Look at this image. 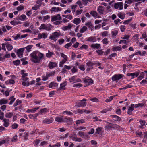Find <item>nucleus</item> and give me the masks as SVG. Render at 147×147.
Wrapping results in <instances>:
<instances>
[{"label":"nucleus","instance_id":"nucleus-1","mask_svg":"<svg viewBox=\"0 0 147 147\" xmlns=\"http://www.w3.org/2000/svg\"><path fill=\"white\" fill-rule=\"evenodd\" d=\"M30 60L32 62L35 63H39L40 60L43 57V54L38 51L33 52L30 54Z\"/></svg>","mask_w":147,"mask_h":147},{"label":"nucleus","instance_id":"nucleus-2","mask_svg":"<svg viewBox=\"0 0 147 147\" xmlns=\"http://www.w3.org/2000/svg\"><path fill=\"white\" fill-rule=\"evenodd\" d=\"M60 35L59 33L55 32L52 33V35L49 37V39L54 41H56L57 38H58Z\"/></svg>","mask_w":147,"mask_h":147},{"label":"nucleus","instance_id":"nucleus-3","mask_svg":"<svg viewBox=\"0 0 147 147\" xmlns=\"http://www.w3.org/2000/svg\"><path fill=\"white\" fill-rule=\"evenodd\" d=\"M55 120L57 122H63L67 121V120H70V119L67 118L65 117H57L55 118Z\"/></svg>","mask_w":147,"mask_h":147},{"label":"nucleus","instance_id":"nucleus-4","mask_svg":"<svg viewBox=\"0 0 147 147\" xmlns=\"http://www.w3.org/2000/svg\"><path fill=\"white\" fill-rule=\"evenodd\" d=\"M123 3L122 2H119L116 3L114 4V7L116 9L119 8L120 10L123 9Z\"/></svg>","mask_w":147,"mask_h":147},{"label":"nucleus","instance_id":"nucleus-5","mask_svg":"<svg viewBox=\"0 0 147 147\" xmlns=\"http://www.w3.org/2000/svg\"><path fill=\"white\" fill-rule=\"evenodd\" d=\"M25 49V48H20L17 51V53L18 56L20 57H22L23 56V54Z\"/></svg>","mask_w":147,"mask_h":147},{"label":"nucleus","instance_id":"nucleus-6","mask_svg":"<svg viewBox=\"0 0 147 147\" xmlns=\"http://www.w3.org/2000/svg\"><path fill=\"white\" fill-rule=\"evenodd\" d=\"M59 14H57L56 16H54L51 17V21L52 22L55 21L56 20H60L61 19Z\"/></svg>","mask_w":147,"mask_h":147},{"label":"nucleus","instance_id":"nucleus-7","mask_svg":"<svg viewBox=\"0 0 147 147\" xmlns=\"http://www.w3.org/2000/svg\"><path fill=\"white\" fill-rule=\"evenodd\" d=\"M122 77L121 74L115 75L113 76L112 78L113 81H115L121 79Z\"/></svg>","mask_w":147,"mask_h":147},{"label":"nucleus","instance_id":"nucleus-8","mask_svg":"<svg viewBox=\"0 0 147 147\" xmlns=\"http://www.w3.org/2000/svg\"><path fill=\"white\" fill-rule=\"evenodd\" d=\"M139 75V73L138 72H136L134 73H128L127 74V76H131L132 78L131 79H133L135 77H137Z\"/></svg>","mask_w":147,"mask_h":147},{"label":"nucleus","instance_id":"nucleus-9","mask_svg":"<svg viewBox=\"0 0 147 147\" xmlns=\"http://www.w3.org/2000/svg\"><path fill=\"white\" fill-rule=\"evenodd\" d=\"M131 106L129 107L127 113L129 115L132 114V111L134 109V104H131L130 105Z\"/></svg>","mask_w":147,"mask_h":147},{"label":"nucleus","instance_id":"nucleus-10","mask_svg":"<svg viewBox=\"0 0 147 147\" xmlns=\"http://www.w3.org/2000/svg\"><path fill=\"white\" fill-rule=\"evenodd\" d=\"M105 8L102 6H99L97 8V11L100 14H103Z\"/></svg>","mask_w":147,"mask_h":147},{"label":"nucleus","instance_id":"nucleus-11","mask_svg":"<svg viewBox=\"0 0 147 147\" xmlns=\"http://www.w3.org/2000/svg\"><path fill=\"white\" fill-rule=\"evenodd\" d=\"M57 66V64L55 62H50L48 65V67L51 69Z\"/></svg>","mask_w":147,"mask_h":147},{"label":"nucleus","instance_id":"nucleus-12","mask_svg":"<svg viewBox=\"0 0 147 147\" xmlns=\"http://www.w3.org/2000/svg\"><path fill=\"white\" fill-rule=\"evenodd\" d=\"M84 82L85 83H87L88 85H90L93 83V80L91 79H83Z\"/></svg>","mask_w":147,"mask_h":147},{"label":"nucleus","instance_id":"nucleus-13","mask_svg":"<svg viewBox=\"0 0 147 147\" xmlns=\"http://www.w3.org/2000/svg\"><path fill=\"white\" fill-rule=\"evenodd\" d=\"M4 123L3 125L5 127H7L9 125V120L8 119L5 118L3 120Z\"/></svg>","mask_w":147,"mask_h":147},{"label":"nucleus","instance_id":"nucleus-14","mask_svg":"<svg viewBox=\"0 0 147 147\" xmlns=\"http://www.w3.org/2000/svg\"><path fill=\"white\" fill-rule=\"evenodd\" d=\"M90 14L92 15V16L95 18H99L98 14L95 11H92L90 12Z\"/></svg>","mask_w":147,"mask_h":147},{"label":"nucleus","instance_id":"nucleus-15","mask_svg":"<svg viewBox=\"0 0 147 147\" xmlns=\"http://www.w3.org/2000/svg\"><path fill=\"white\" fill-rule=\"evenodd\" d=\"M53 120V119L51 118L49 119H45L43 121V123L46 124H49L52 123Z\"/></svg>","mask_w":147,"mask_h":147},{"label":"nucleus","instance_id":"nucleus-16","mask_svg":"<svg viewBox=\"0 0 147 147\" xmlns=\"http://www.w3.org/2000/svg\"><path fill=\"white\" fill-rule=\"evenodd\" d=\"M26 17L25 15L23 14L22 15L19 16H18L16 18L17 20H23L26 19Z\"/></svg>","mask_w":147,"mask_h":147},{"label":"nucleus","instance_id":"nucleus-17","mask_svg":"<svg viewBox=\"0 0 147 147\" xmlns=\"http://www.w3.org/2000/svg\"><path fill=\"white\" fill-rule=\"evenodd\" d=\"M73 25L71 24H69L67 26L63 27L62 28L63 30L64 31H66L70 29L71 27H72Z\"/></svg>","mask_w":147,"mask_h":147},{"label":"nucleus","instance_id":"nucleus-18","mask_svg":"<svg viewBox=\"0 0 147 147\" xmlns=\"http://www.w3.org/2000/svg\"><path fill=\"white\" fill-rule=\"evenodd\" d=\"M81 22V20L79 18H75L73 20V23L76 25H78Z\"/></svg>","mask_w":147,"mask_h":147},{"label":"nucleus","instance_id":"nucleus-19","mask_svg":"<svg viewBox=\"0 0 147 147\" xmlns=\"http://www.w3.org/2000/svg\"><path fill=\"white\" fill-rule=\"evenodd\" d=\"M67 82L66 81H65L63 83L60 84V89H64L65 87L67 85Z\"/></svg>","mask_w":147,"mask_h":147},{"label":"nucleus","instance_id":"nucleus-20","mask_svg":"<svg viewBox=\"0 0 147 147\" xmlns=\"http://www.w3.org/2000/svg\"><path fill=\"white\" fill-rule=\"evenodd\" d=\"M96 39L94 37H89L87 40V41L91 42H96Z\"/></svg>","mask_w":147,"mask_h":147},{"label":"nucleus","instance_id":"nucleus-21","mask_svg":"<svg viewBox=\"0 0 147 147\" xmlns=\"http://www.w3.org/2000/svg\"><path fill=\"white\" fill-rule=\"evenodd\" d=\"M108 125L106 127V128L107 129H109L112 128L114 127V125L111 123H108Z\"/></svg>","mask_w":147,"mask_h":147},{"label":"nucleus","instance_id":"nucleus-22","mask_svg":"<svg viewBox=\"0 0 147 147\" xmlns=\"http://www.w3.org/2000/svg\"><path fill=\"white\" fill-rule=\"evenodd\" d=\"M54 55V54L53 52H50L49 50H48V53H46V56L47 57L50 58Z\"/></svg>","mask_w":147,"mask_h":147},{"label":"nucleus","instance_id":"nucleus-23","mask_svg":"<svg viewBox=\"0 0 147 147\" xmlns=\"http://www.w3.org/2000/svg\"><path fill=\"white\" fill-rule=\"evenodd\" d=\"M86 102H83L82 101H81L78 103V107H83L86 106Z\"/></svg>","mask_w":147,"mask_h":147},{"label":"nucleus","instance_id":"nucleus-24","mask_svg":"<svg viewBox=\"0 0 147 147\" xmlns=\"http://www.w3.org/2000/svg\"><path fill=\"white\" fill-rule=\"evenodd\" d=\"M100 47V44L97 43L92 44L91 45V47L93 48L99 49Z\"/></svg>","mask_w":147,"mask_h":147},{"label":"nucleus","instance_id":"nucleus-25","mask_svg":"<svg viewBox=\"0 0 147 147\" xmlns=\"http://www.w3.org/2000/svg\"><path fill=\"white\" fill-rule=\"evenodd\" d=\"M58 85V84L57 83H54V82H51L49 85V87L51 88L53 87H56Z\"/></svg>","mask_w":147,"mask_h":147},{"label":"nucleus","instance_id":"nucleus-26","mask_svg":"<svg viewBox=\"0 0 147 147\" xmlns=\"http://www.w3.org/2000/svg\"><path fill=\"white\" fill-rule=\"evenodd\" d=\"M13 115V113L12 112H8L5 115V117L7 118H11L12 117Z\"/></svg>","mask_w":147,"mask_h":147},{"label":"nucleus","instance_id":"nucleus-27","mask_svg":"<svg viewBox=\"0 0 147 147\" xmlns=\"http://www.w3.org/2000/svg\"><path fill=\"white\" fill-rule=\"evenodd\" d=\"M86 25L88 27L89 29L92 30L94 29V27L91 22L87 23Z\"/></svg>","mask_w":147,"mask_h":147},{"label":"nucleus","instance_id":"nucleus-28","mask_svg":"<svg viewBox=\"0 0 147 147\" xmlns=\"http://www.w3.org/2000/svg\"><path fill=\"white\" fill-rule=\"evenodd\" d=\"M122 49L121 47L120 46H116L113 47L112 50L113 51H117L121 50Z\"/></svg>","mask_w":147,"mask_h":147},{"label":"nucleus","instance_id":"nucleus-29","mask_svg":"<svg viewBox=\"0 0 147 147\" xmlns=\"http://www.w3.org/2000/svg\"><path fill=\"white\" fill-rule=\"evenodd\" d=\"M61 10V9H59V7H53L52 9V10L51 11V13H52L53 12H57L58 11H60Z\"/></svg>","mask_w":147,"mask_h":147},{"label":"nucleus","instance_id":"nucleus-30","mask_svg":"<svg viewBox=\"0 0 147 147\" xmlns=\"http://www.w3.org/2000/svg\"><path fill=\"white\" fill-rule=\"evenodd\" d=\"M53 28V26L51 24H47L46 25V30L48 31H50Z\"/></svg>","mask_w":147,"mask_h":147},{"label":"nucleus","instance_id":"nucleus-31","mask_svg":"<svg viewBox=\"0 0 147 147\" xmlns=\"http://www.w3.org/2000/svg\"><path fill=\"white\" fill-rule=\"evenodd\" d=\"M87 30V27L86 26H83L82 28L81 29L80 31V33H83L85 31H86Z\"/></svg>","mask_w":147,"mask_h":147},{"label":"nucleus","instance_id":"nucleus-32","mask_svg":"<svg viewBox=\"0 0 147 147\" xmlns=\"http://www.w3.org/2000/svg\"><path fill=\"white\" fill-rule=\"evenodd\" d=\"M118 32L117 30H114L111 32L112 36L114 38H115Z\"/></svg>","mask_w":147,"mask_h":147},{"label":"nucleus","instance_id":"nucleus-33","mask_svg":"<svg viewBox=\"0 0 147 147\" xmlns=\"http://www.w3.org/2000/svg\"><path fill=\"white\" fill-rule=\"evenodd\" d=\"M144 72H142L140 74V75L139 76L138 78V80H141L144 77Z\"/></svg>","mask_w":147,"mask_h":147},{"label":"nucleus","instance_id":"nucleus-34","mask_svg":"<svg viewBox=\"0 0 147 147\" xmlns=\"http://www.w3.org/2000/svg\"><path fill=\"white\" fill-rule=\"evenodd\" d=\"M8 100L4 99H1L0 100V105H2L3 104H5L7 103Z\"/></svg>","mask_w":147,"mask_h":147},{"label":"nucleus","instance_id":"nucleus-35","mask_svg":"<svg viewBox=\"0 0 147 147\" xmlns=\"http://www.w3.org/2000/svg\"><path fill=\"white\" fill-rule=\"evenodd\" d=\"M60 55L61 57L64 59V60H65V61L68 60V58L66 55L62 53H60Z\"/></svg>","mask_w":147,"mask_h":147},{"label":"nucleus","instance_id":"nucleus-36","mask_svg":"<svg viewBox=\"0 0 147 147\" xmlns=\"http://www.w3.org/2000/svg\"><path fill=\"white\" fill-rule=\"evenodd\" d=\"M93 65H94V62L93 63L91 61H89L86 63L87 66H88V67H92V68H91L92 69L93 68V67H92V66Z\"/></svg>","mask_w":147,"mask_h":147},{"label":"nucleus","instance_id":"nucleus-37","mask_svg":"<svg viewBox=\"0 0 147 147\" xmlns=\"http://www.w3.org/2000/svg\"><path fill=\"white\" fill-rule=\"evenodd\" d=\"M69 80L70 82H74L73 83L76 82V77L75 76H73L69 79Z\"/></svg>","mask_w":147,"mask_h":147},{"label":"nucleus","instance_id":"nucleus-38","mask_svg":"<svg viewBox=\"0 0 147 147\" xmlns=\"http://www.w3.org/2000/svg\"><path fill=\"white\" fill-rule=\"evenodd\" d=\"M41 4H39L38 5H35L34 6L32 7V9L33 10H36L39 8Z\"/></svg>","mask_w":147,"mask_h":147},{"label":"nucleus","instance_id":"nucleus-39","mask_svg":"<svg viewBox=\"0 0 147 147\" xmlns=\"http://www.w3.org/2000/svg\"><path fill=\"white\" fill-rule=\"evenodd\" d=\"M84 122V120L83 119H81L80 120H78L76 121V124H79L80 123H82Z\"/></svg>","mask_w":147,"mask_h":147},{"label":"nucleus","instance_id":"nucleus-40","mask_svg":"<svg viewBox=\"0 0 147 147\" xmlns=\"http://www.w3.org/2000/svg\"><path fill=\"white\" fill-rule=\"evenodd\" d=\"M111 110V108H107L105 109H103L102 111H100L101 113H106L108 111H110Z\"/></svg>","mask_w":147,"mask_h":147},{"label":"nucleus","instance_id":"nucleus-41","mask_svg":"<svg viewBox=\"0 0 147 147\" xmlns=\"http://www.w3.org/2000/svg\"><path fill=\"white\" fill-rule=\"evenodd\" d=\"M55 73V72L53 71L50 73H47L46 74V76H47L49 78L51 76L54 75Z\"/></svg>","mask_w":147,"mask_h":147},{"label":"nucleus","instance_id":"nucleus-42","mask_svg":"<svg viewBox=\"0 0 147 147\" xmlns=\"http://www.w3.org/2000/svg\"><path fill=\"white\" fill-rule=\"evenodd\" d=\"M32 45H28L26 47L24 48L25 49L26 48V49L27 50V51L28 52H29L31 51V49L32 48Z\"/></svg>","mask_w":147,"mask_h":147},{"label":"nucleus","instance_id":"nucleus-43","mask_svg":"<svg viewBox=\"0 0 147 147\" xmlns=\"http://www.w3.org/2000/svg\"><path fill=\"white\" fill-rule=\"evenodd\" d=\"M9 100H11L9 103V104L10 105H11L15 100V99L14 98L13 96H11L9 98Z\"/></svg>","mask_w":147,"mask_h":147},{"label":"nucleus","instance_id":"nucleus-44","mask_svg":"<svg viewBox=\"0 0 147 147\" xmlns=\"http://www.w3.org/2000/svg\"><path fill=\"white\" fill-rule=\"evenodd\" d=\"M21 103V101L20 100H17L14 103L13 106L14 107L16 106L17 105L20 104Z\"/></svg>","mask_w":147,"mask_h":147},{"label":"nucleus","instance_id":"nucleus-45","mask_svg":"<svg viewBox=\"0 0 147 147\" xmlns=\"http://www.w3.org/2000/svg\"><path fill=\"white\" fill-rule=\"evenodd\" d=\"M22 83L23 85L25 86H28L30 84L29 81L27 82H22Z\"/></svg>","mask_w":147,"mask_h":147},{"label":"nucleus","instance_id":"nucleus-46","mask_svg":"<svg viewBox=\"0 0 147 147\" xmlns=\"http://www.w3.org/2000/svg\"><path fill=\"white\" fill-rule=\"evenodd\" d=\"M6 47L7 49L9 51H10L13 48V47L10 44H7L6 45Z\"/></svg>","mask_w":147,"mask_h":147},{"label":"nucleus","instance_id":"nucleus-47","mask_svg":"<svg viewBox=\"0 0 147 147\" xmlns=\"http://www.w3.org/2000/svg\"><path fill=\"white\" fill-rule=\"evenodd\" d=\"M24 9V7L22 5H20L18 7H17L16 8V9L18 11H21Z\"/></svg>","mask_w":147,"mask_h":147},{"label":"nucleus","instance_id":"nucleus-48","mask_svg":"<svg viewBox=\"0 0 147 147\" xmlns=\"http://www.w3.org/2000/svg\"><path fill=\"white\" fill-rule=\"evenodd\" d=\"M20 61L19 60H17L15 61H13V63L14 65L18 66L20 64Z\"/></svg>","mask_w":147,"mask_h":147},{"label":"nucleus","instance_id":"nucleus-49","mask_svg":"<svg viewBox=\"0 0 147 147\" xmlns=\"http://www.w3.org/2000/svg\"><path fill=\"white\" fill-rule=\"evenodd\" d=\"M117 54L116 53H112L109 55L107 59H111V58L115 56H117Z\"/></svg>","mask_w":147,"mask_h":147},{"label":"nucleus","instance_id":"nucleus-50","mask_svg":"<svg viewBox=\"0 0 147 147\" xmlns=\"http://www.w3.org/2000/svg\"><path fill=\"white\" fill-rule=\"evenodd\" d=\"M129 41L127 42L125 40H121L119 42V44H120L122 43H123L124 44H126V45H127L129 43Z\"/></svg>","mask_w":147,"mask_h":147},{"label":"nucleus","instance_id":"nucleus-51","mask_svg":"<svg viewBox=\"0 0 147 147\" xmlns=\"http://www.w3.org/2000/svg\"><path fill=\"white\" fill-rule=\"evenodd\" d=\"M46 25L44 24H41L39 28L40 30L45 29L46 30Z\"/></svg>","mask_w":147,"mask_h":147},{"label":"nucleus","instance_id":"nucleus-52","mask_svg":"<svg viewBox=\"0 0 147 147\" xmlns=\"http://www.w3.org/2000/svg\"><path fill=\"white\" fill-rule=\"evenodd\" d=\"M67 61H65V60H63L61 61L59 63V67H62L63 64Z\"/></svg>","mask_w":147,"mask_h":147},{"label":"nucleus","instance_id":"nucleus-53","mask_svg":"<svg viewBox=\"0 0 147 147\" xmlns=\"http://www.w3.org/2000/svg\"><path fill=\"white\" fill-rule=\"evenodd\" d=\"M48 111V110L46 108H44L41 110L40 112L41 113H45Z\"/></svg>","mask_w":147,"mask_h":147},{"label":"nucleus","instance_id":"nucleus-54","mask_svg":"<svg viewBox=\"0 0 147 147\" xmlns=\"http://www.w3.org/2000/svg\"><path fill=\"white\" fill-rule=\"evenodd\" d=\"M17 135H15L11 139V141L12 142H16V141L17 140Z\"/></svg>","mask_w":147,"mask_h":147},{"label":"nucleus","instance_id":"nucleus-55","mask_svg":"<svg viewBox=\"0 0 147 147\" xmlns=\"http://www.w3.org/2000/svg\"><path fill=\"white\" fill-rule=\"evenodd\" d=\"M77 7L76 5H71V8L73 12H74L75 11V8Z\"/></svg>","mask_w":147,"mask_h":147},{"label":"nucleus","instance_id":"nucleus-56","mask_svg":"<svg viewBox=\"0 0 147 147\" xmlns=\"http://www.w3.org/2000/svg\"><path fill=\"white\" fill-rule=\"evenodd\" d=\"M102 42L104 44H107L108 43V41L106 38H105L102 40Z\"/></svg>","mask_w":147,"mask_h":147},{"label":"nucleus","instance_id":"nucleus-57","mask_svg":"<svg viewBox=\"0 0 147 147\" xmlns=\"http://www.w3.org/2000/svg\"><path fill=\"white\" fill-rule=\"evenodd\" d=\"M108 32L107 31H105L101 33V34L102 36H106L108 35Z\"/></svg>","mask_w":147,"mask_h":147},{"label":"nucleus","instance_id":"nucleus-58","mask_svg":"<svg viewBox=\"0 0 147 147\" xmlns=\"http://www.w3.org/2000/svg\"><path fill=\"white\" fill-rule=\"evenodd\" d=\"M66 113L67 115H72L73 114L72 112H71L69 111H65L63 112V113Z\"/></svg>","mask_w":147,"mask_h":147},{"label":"nucleus","instance_id":"nucleus-59","mask_svg":"<svg viewBox=\"0 0 147 147\" xmlns=\"http://www.w3.org/2000/svg\"><path fill=\"white\" fill-rule=\"evenodd\" d=\"M82 85L80 83L76 84L74 85L73 87H81L82 86Z\"/></svg>","mask_w":147,"mask_h":147},{"label":"nucleus","instance_id":"nucleus-60","mask_svg":"<svg viewBox=\"0 0 147 147\" xmlns=\"http://www.w3.org/2000/svg\"><path fill=\"white\" fill-rule=\"evenodd\" d=\"M96 52L99 55H102L103 53V52L101 50H96Z\"/></svg>","mask_w":147,"mask_h":147},{"label":"nucleus","instance_id":"nucleus-61","mask_svg":"<svg viewBox=\"0 0 147 147\" xmlns=\"http://www.w3.org/2000/svg\"><path fill=\"white\" fill-rule=\"evenodd\" d=\"M21 61L22 62V64L23 65H25L28 63V62L24 60V58H22L21 59Z\"/></svg>","mask_w":147,"mask_h":147},{"label":"nucleus","instance_id":"nucleus-62","mask_svg":"<svg viewBox=\"0 0 147 147\" xmlns=\"http://www.w3.org/2000/svg\"><path fill=\"white\" fill-rule=\"evenodd\" d=\"M76 3L79 6L80 8H82L83 7V6H82L81 2L80 1H78Z\"/></svg>","mask_w":147,"mask_h":147},{"label":"nucleus","instance_id":"nucleus-63","mask_svg":"<svg viewBox=\"0 0 147 147\" xmlns=\"http://www.w3.org/2000/svg\"><path fill=\"white\" fill-rule=\"evenodd\" d=\"M72 45V43L70 42L69 43H68L67 44L65 45V47L67 49H68V48L69 47L71 46Z\"/></svg>","mask_w":147,"mask_h":147},{"label":"nucleus","instance_id":"nucleus-64","mask_svg":"<svg viewBox=\"0 0 147 147\" xmlns=\"http://www.w3.org/2000/svg\"><path fill=\"white\" fill-rule=\"evenodd\" d=\"M90 100L94 102H98V99L96 98H93L90 99Z\"/></svg>","mask_w":147,"mask_h":147}]
</instances>
